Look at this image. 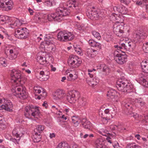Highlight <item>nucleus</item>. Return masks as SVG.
I'll list each match as a JSON object with an SVG mask.
<instances>
[{
    "label": "nucleus",
    "instance_id": "nucleus-64",
    "mask_svg": "<svg viewBox=\"0 0 148 148\" xmlns=\"http://www.w3.org/2000/svg\"><path fill=\"white\" fill-rule=\"evenodd\" d=\"M41 17H40V14L38 15L37 16H36V19L38 22H42V20L41 19Z\"/></svg>",
    "mask_w": 148,
    "mask_h": 148
},
{
    "label": "nucleus",
    "instance_id": "nucleus-47",
    "mask_svg": "<svg viewBox=\"0 0 148 148\" xmlns=\"http://www.w3.org/2000/svg\"><path fill=\"white\" fill-rule=\"evenodd\" d=\"M16 138H6L9 140L10 141H11L13 142H14L15 144H18V142L20 140V137H16Z\"/></svg>",
    "mask_w": 148,
    "mask_h": 148
},
{
    "label": "nucleus",
    "instance_id": "nucleus-10",
    "mask_svg": "<svg viewBox=\"0 0 148 148\" xmlns=\"http://www.w3.org/2000/svg\"><path fill=\"white\" fill-rule=\"evenodd\" d=\"M147 34L142 29L138 30L135 32L133 35L134 39L135 42H138L140 39H144L147 36Z\"/></svg>",
    "mask_w": 148,
    "mask_h": 148
},
{
    "label": "nucleus",
    "instance_id": "nucleus-39",
    "mask_svg": "<svg viewBox=\"0 0 148 148\" xmlns=\"http://www.w3.org/2000/svg\"><path fill=\"white\" fill-rule=\"evenodd\" d=\"M112 18L113 19H115L116 20V22L118 23H122L123 20H121L120 19V17L118 15V14L115 13L112 14Z\"/></svg>",
    "mask_w": 148,
    "mask_h": 148
},
{
    "label": "nucleus",
    "instance_id": "nucleus-1",
    "mask_svg": "<svg viewBox=\"0 0 148 148\" xmlns=\"http://www.w3.org/2000/svg\"><path fill=\"white\" fill-rule=\"evenodd\" d=\"M26 88L23 84L15 85L12 86V92L13 95L21 99H26L28 97L27 93L25 91Z\"/></svg>",
    "mask_w": 148,
    "mask_h": 148
},
{
    "label": "nucleus",
    "instance_id": "nucleus-15",
    "mask_svg": "<svg viewBox=\"0 0 148 148\" xmlns=\"http://www.w3.org/2000/svg\"><path fill=\"white\" fill-rule=\"evenodd\" d=\"M119 96V93L116 90L111 89L108 91L107 96L108 98L111 99L113 101H118V97Z\"/></svg>",
    "mask_w": 148,
    "mask_h": 148
},
{
    "label": "nucleus",
    "instance_id": "nucleus-35",
    "mask_svg": "<svg viewBox=\"0 0 148 148\" xmlns=\"http://www.w3.org/2000/svg\"><path fill=\"white\" fill-rule=\"evenodd\" d=\"M72 122L75 126H77L79 123L81 122V120L78 117L76 116H73L72 117Z\"/></svg>",
    "mask_w": 148,
    "mask_h": 148
},
{
    "label": "nucleus",
    "instance_id": "nucleus-33",
    "mask_svg": "<svg viewBox=\"0 0 148 148\" xmlns=\"http://www.w3.org/2000/svg\"><path fill=\"white\" fill-rule=\"evenodd\" d=\"M122 104L123 106L125 107L127 110H129V111L130 112L132 111V105L128 102L126 100L123 101Z\"/></svg>",
    "mask_w": 148,
    "mask_h": 148
},
{
    "label": "nucleus",
    "instance_id": "nucleus-58",
    "mask_svg": "<svg viewBox=\"0 0 148 148\" xmlns=\"http://www.w3.org/2000/svg\"><path fill=\"white\" fill-rule=\"evenodd\" d=\"M101 115V117L103 119V121H104L105 120L107 121V122L108 121V119L106 117V116H105L104 115H103V113L101 112V111H99V115Z\"/></svg>",
    "mask_w": 148,
    "mask_h": 148
},
{
    "label": "nucleus",
    "instance_id": "nucleus-8",
    "mask_svg": "<svg viewBox=\"0 0 148 148\" xmlns=\"http://www.w3.org/2000/svg\"><path fill=\"white\" fill-rule=\"evenodd\" d=\"M80 97L79 92L75 90L69 92L67 95V99L70 103H75Z\"/></svg>",
    "mask_w": 148,
    "mask_h": 148
},
{
    "label": "nucleus",
    "instance_id": "nucleus-28",
    "mask_svg": "<svg viewBox=\"0 0 148 148\" xmlns=\"http://www.w3.org/2000/svg\"><path fill=\"white\" fill-rule=\"evenodd\" d=\"M82 124L84 128L87 129H90L92 126V124L90 122L85 119H83Z\"/></svg>",
    "mask_w": 148,
    "mask_h": 148
},
{
    "label": "nucleus",
    "instance_id": "nucleus-18",
    "mask_svg": "<svg viewBox=\"0 0 148 148\" xmlns=\"http://www.w3.org/2000/svg\"><path fill=\"white\" fill-rule=\"evenodd\" d=\"M43 54L41 55L40 56L37 57V60H38L39 63L42 65H46L48 63L47 58L48 57V55L46 53H43Z\"/></svg>",
    "mask_w": 148,
    "mask_h": 148
},
{
    "label": "nucleus",
    "instance_id": "nucleus-27",
    "mask_svg": "<svg viewBox=\"0 0 148 148\" xmlns=\"http://www.w3.org/2000/svg\"><path fill=\"white\" fill-rule=\"evenodd\" d=\"M141 66L144 72L148 73V60L143 61L141 63Z\"/></svg>",
    "mask_w": 148,
    "mask_h": 148
},
{
    "label": "nucleus",
    "instance_id": "nucleus-53",
    "mask_svg": "<svg viewBox=\"0 0 148 148\" xmlns=\"http://www.w3.org/2000/svg\"><path fill=\"white\" fill-rule=\"evenodd\" d=\"M135 101L137 103V104L138 105H139L140 106L142 107L145 104V102L142 101L140 100L136 99Z\"/></svg>",
    "mask_w": 148,
    "mask_h": 148
},
{
    "label": "nucleus",
    "instance_id": "nucleus-26",
    "mask_svg": "<svg viewBox=\"0 0 148 148\" xmlns=\"http://www.w3.org/2000/svg\"><path fill=\"white\" fill-rule=\"evenodd\" d=\"M65 30L60 32L57 35V38L60 41H66Z\"/></svg>",
    "mask_w": 148,
    "mask_h": 148
},
{
    "label": "nucleus",
    "instance_id": "nucleus-45",
    "mask_svg": "<svg viewBox=\"0 0 148 148\" xmlns=\"http://www.w3.org/2000/svg\"><path fill=\"white\" fill-rule=\"evenodd\" d=\"M99 133L104 136H106V135L109 133V132L104 129H100L99 131Z\"/></svg>",
    "mask_w": 148,
    "mask_h": 148
},
{
    "label": "nucleus",
    "instance_id": "nucleus-60",
    "mask_svg": "<svg viewBox=\"0 0 148 148\" xmlns=\"http://www.w3.org/2000/svg\"><path fill=\"white\" fill-rule=\"evenodd\" d=\"M110 113L111 114L112 117L114 116L115 115L116 113V111L114 109L112 108L110 110Z\"/></svg>",
    "mask_w": 148,
    "mask_h": 148
},
{
    "label": "nucleus",
    "instance_id": "nucleus-21",
    "mask_svg": "<svg viewBox=\"0 0 148 148\" xmlns=\"http://www.w3.org/2000/svg\"><path fill=\"white\" fill-rule=\"evenodd\" d=\"M138 82L143 86L145 87H148V82L144 78V75L142 74H140L137 78Z\"/></svg>",
    "mask_w": 148,
    "mask_h": 148
},
{
    "label": "nucleus",
    "instance_id": "nucleus-29",
    "mask_svg": "<svg viewBox=\"0 0 148 148\" xmlns=\"http://www.w3.org/2000/svg\"><path fill=\"white\" fill-rule=\"evenodd\" d=\"M22 129H20L19 128H15L12 131V134L13 135L16 137H20L21 133L22 132Z\"/></svg>",
    "mask_w": 148,
    "mask_h": 148
},
{
    "label": "nucleus",
    "instance_id": "nucleus-51",
    "mask_svg": "<svg viewBox=\"0 0 148 148\" xmlns=\"http://www.w3.org/2000/svg\"><path fill=\"white\" fill-rule=\"evenodd\" d=\"M49 78V76L48 74L46 75L45 74L42 76L40 77L39 78L40 80L41 81H46Z\"/></svg>",
    "mask_w": 148,
    "mask_h": 148
},
{
    "label": "nucleus",
    "instance_id": "nucleus-54",
    "mask_svg": "<svg viewBox=\"0 0 148 148\" xmlns=\"http://www.w3.org/2000/svg\"><path fill=\"white\" fill-rule=\"evenodd\" d=\"M6 127L5 122H3L2 117L0 116V128L3 129Z\"/></svg>",
    "mask_w": 148,
    "mask_h": 148
},
{
    "label": "nucleus",
    "instance_id": "nucleus-52",
    "mask_svg": "<svg viewBox=\"0 0 148 148\" xmlns=\"http://www.w3.org/2000/svg\"><path fill=\"white\" fill-rule=\"evenodd\" d=\"M55 16L54 14H49L47 16V19L50 21H51L53 20H55Z\"/></svg>",
    "mask_w": 148,
    "mask_h": 148
},
{
    "label": "nucleus",
    "instance_id": "nucleus-38",
    "mask_svg": "<svg viewBox=\"0 0 148 148\" xmlns=\"http://www.w3.org/2000/svg\"><path fill=\"white\" fill-rule=\"evenodd\" d=\"M77 78V75L75 74V72L69 74L68 78L69 80L74 81Z\"/></svg>",
    "mask_w": 148,
    "mask_h": 148
},
{
    "label": "nucleus",
    "instance_id": "nucleus-17",
    "mask_svg": "<svg viewBox=\"0 0 148 148\" xmlns=\"http://www.w3.org/2000/svg\"><path fill=\"white\" fill-rule=\"evenodd\" d=\"M5 102V105H2L0 106V110L4 109L9 112L12 111L13 105L12 103L10 101H6Z\"/></svg>",
    "mask_w": 148,
    "mask_h": 148
},
{
    "label": "nucleus",
    "instance_id": "nucleus-30",
    "mask_svg": "<svg viewBox=\"0 0 148 148\" xmlns=\"http://www.w3.org/2000/svg\"><path fill=\"white\" fill-rule=\"evenodd\" d=\"M41 138L40 134L37 132H34V134L32 137L33 141L34 143L39 142L41 140Z\"/></svg>",
    "mask_w": 148,
    "mask_h": 148
},
{
    "label": "nucleus",
    "instance_id": "nucleus-4",
    "mask_svg": "<svg viewBox=\"0 0 148 148\" xmlns=\"http://www.w3.org/2000/svg\"><path fill=\"white\" fill-rule=\"evenodd\" d=\"M40 113L38 107L32 106H28L25 108V115L28 119H31L32 117H37Z\"/></svg>",
    "mask_w": 148,
    "mask_h": 148
},
{
    "label": "nucleus",
    "instance_id": "nucleus-36",
    "mask_svg": "<svg viewBox=\"0 0 148 148\" xmlns=\"http://www.w3.org/2000/svg\"><path fill=\"white\" fill-rule=\"evenodd\" d=\"M73 47L75 51L77 54L80 55L82 54V50L79 46L75 44L73 45Z\"/></svg>",
    "mask_w": 148,
    "mask_h": 148
},
{
    "label": "nucleus",
    "instance_id": "nucleus-56",
    "mask_svg": "<svg viewBox=\"0 0 148 148\" xmlns=\"http://www.w3.org/2000/svg\"><path fill=\"white\" fill-rule=\"evenodd\" d=\"M0 8H5V0H0Z\"/></svg>",
    "mask_w": 148,
    "mask_h": 148
},
{
    "label": "nucleus",
    "instance_id": "nucleus-3",
    "mask_svg": "<svg viewBox=\"0 0 148 148\" xmlns=\"http://www.w3.org/2000/svg\"><path fill=\"white\" fill-rule=\"evenodd\" d=\"M11 76L12 82L14 83L12 86L14 85L18 86L19 84H23L25 82L22 80L21 72L18 70H12L11 73Z\"/></svg>",
    "mask_w": 148,
    "mask_h": 148
},
{
    "label": "nucleus",
    "instance_id": "nucleus-59",
    "mask_svg": "<svg viewBox=\"0 0 148 148\" xmlns=\"http://www.w3.org/2000/svg\"><path fill=\"white\" fill-rule=\"evenodd\" d=\"M40 17H41V19L42 22H44L45 20L47 19V15L45 14H40Z\"/></svg>",
    "mask_w": 148,
    "mask_h": 148
},
{
    "label": "nucleus",
    "instance_id": "nucleus-62",
    "mask_svg": "<svg viewBox=\"0 0 148 148\" xmlns=\"http://www.w3.org/2000/svg\"><path fill=\"white\" fill-rule=\"evenodd\" d=\"M125 9V7L124 6H123L122 5H120L119 6H115L113 8V9Z\"/></svg>",
    "mask_w": 148,
    "mask_h": 148
},
{
    "label": "nucleus",
    "instance_id": "nucleus-14",
    "mask_svg": "<svg viewBox=\"0 0 148 148\" xmlns=\"http://www.w3.org/2000/svg\"><path fill=\"white\" fill-rule=\"evenodd\" d=\"M34 92L36 95L38 94L41 93L39 96H38L37 97V99H38L45 98L47 95V94L45 90L41 87L37 86H35L34 87Z\"/></svg>",
    "mask_w": 148,
    "mask_h": 148
},
{
    "label": "nucleus",
    "instance_id": "nucleus-50",
    "mask_svg": "<svg viewBox=\"0 0 148 148\" xmlns=\"http://www.w3.org/2000/svg\"><path fill=\"white\" fill-rule=\"evenodd\" d=\"M102 67L103 71L105 73V74H108L110 71L109 69L106 65H104V66H103Z\"/></svg>",
    "mask_w": 148,
    "mask_h": 148
},
{
    "label": "nucleus",
    "instance_id": "nucleus-25",
    "mask_svg": "<svg viewBox=\"0 0 148 148\" xmlns=\"http://www.w3.org/2000/svg\"><path fill=\"white\" fill-rule=\"evenodd\" d=\"M11 17L3 15H0V23L1 24L11 22L10 20Z\"/></svg>",
    "mask_w": 148,
    "mask_h": 148
},
{
    "label": "nucleus",
    "instance_id": "nucleus-5",
    "mask_svg": "<svg viewBox=\"0 0 148 148\" xmlns=\"http://www.w3.org/2000/svg\"><path fill=\"white\" fill-rule=\"evenodd\" d=\"M113 29L114 32L118 36L123 38L125 37V32L124 30V26L123 25L115 24L113 25Z\"/></svg>",
    "mask_w": 148,
    "mask_h": 148
},
{
    "label": "nucleus",
    "instance_id": "nucleus-44",
    "mask_svg": "<svg viewBox=\"0 0 148 148\" xmlns=\"http://www.w3.org/2000/svg\"><path fill=\"white\" fill-rule=\"evenodd\" d=\"M56 148H68V144L65 142H61L58 145Z\"/></svg>",
    "mask_w": 148,
    "mask_h": 148
},
{
    "label": "nucleus",
    "instance_id": "nucleus-13",
    "mask_svg": "<svg viewBox=\"0 0 148 148\" xmlns=\"http://www.w3.org/2000/svg\"><path fill=\"white\" fill-rule=\"evenodd\" d=\"M117 51H115L114 59L118 63L122 64L125 63L126 61L127 57L125 55L121 54V53H118Z\"/></svg>",
    "mask_w": 148,
    "mask_h": 148
},
{
    "label": "nucleus",
    "instance_id": "nucleus-7",
    "mask_svg": "<svg viewBox=\"0 0 148 148\" xmlns=\"http://www.w3.org/2000/svg\"><path fill=\"white\" fill-rule=\"evenodd\" d=\"M81 62L80 59L77 56L74 55L70 56L68 61L69 66L73 68L78 67Z\"/></svg>",
    "mask_w": 148,
    "mask_h": 148
},
{
    "label": "nucleus",
    "instance_id": "nucleus-48",
    "mask_svg": "<svg viewBox=\"0 0 148 148\" xmlns=\"http://www.w3.org/2000/svg\"><path fill=\"white\" fill-rule=\"evenodd\" d=\"M92 33L93 36L98 40H100L101 38V37L100 36L99 33L98 32L96 31H93L92 32Z\"/></svg>",
    "mask_w": 148,
    "mask_h": 148
},
{
    "label": "nucleus",
    "instance_id": "nucleus-49",
    "mask_svg": "<svg viewBox=\"0 0 148 148\" xmlns=\"http://www.w3.org/2000/svg\"><path fill=\"white\" fill-rule=\"evenodd\" d=\"M126 148H142L140 146L138 145H133L132 144L130 143L128 144Z\"/></svg>",
    "mask_w": 148,
    "mask_h": 148
},
{
    "label": "nucleus",
    "instance_id": "nucleus-2",
    "mask_svg": "<svg viewBox=\"0 0 148 148\" xmlns=\"http://www.w3.org/2000/svg\"><path fill=\"white\" fill-rule=\"evenodd\" d=\"M116 87L118 90L124 92L130 93L133 91V85L128 81L119 79L116 82Z\"/></svg>",
    "mask_w": 148,
    "mask_h": 148
},
{
    "label": "nucleus",
    "instance_id": "nucleus-34",
    "mask_svg": "<svg viewBox=\"0 0 148 148\" xmlns=\"http://www.w3.org/2000/svg\"><path fill=\"white\" fill-rule=\"evenodd\" d=\"M13 3L11 0H5V8L12 9L13 7Z\"/></svg>",
    "mask_w": 148,
    "mask_h": 148
},
{
    "label": "nucleus",
    "instance_id": "nucleus-43",
    "mask_svg": "<svg viewBox=\"0 0 148 148\" xmlns=\"http://www.w3.org/2000/svg\"><path fill=\"white\" fill-rule=\"evenodd\" d=\"M96 70L95 69H88V75L89 76V77H88L87 78H92L93 77L94 73L93 71H95Z\"/></svg>",
    "mask_w": 148,
    "mask_h": 148
},
{
    "label": "nucleus",
    "instance_id": "nucleus-57",
    "mask_svg": "<svg viewBox=\"0 0 148 148\" xmlns=\"http://www.w3.org/2000/svg\"><path fill=\"white\" fill-rule=\"evenodd\" d=\"M114 138V136L112 135H110L109 137H107L106 140L109 143H112V139Z\"/></svg>",
    "mask_w": 148,
    "mask_h": 148
},
{
    "label": "nucleus",
    "instance_id": "nucleus-42",
    "mask_svg": "<svg viewBox=\"0 0 148 148\" xmlns=\"http://www.w3.org/2000/svg\"><path fill=\"white\" fill-rule=\"evenodd\" d=\"M0 65L4 67L7 66V61L3 57L0 58Z\"/></svg>",
    "mask_w": 148,
    "mask_h": 148
},
{
    "label": "nucleus",
    "instance_id": "nucleus-11",
    "mask_svg": "<svg viewBox=\"0 0 148 148\" xmlns=\"http://www.w3.org/2000/svg\"><path fill=\"white\" fill-rule=\"evenodd\" d=\"M70 12L68 10H60V11L54 14L55 16V21L60 22L63 19V17L69 15Z\"/></svg>",
    "mask_w": 148,
    "mask_h": 148
},
{
    "label": "nucleus",
    "instance_id": "nucleus-23",
    "mask_svg": "<svg viewBox=\"0 0 148 148\" xmlns=\"http://www.w3.org/2000/svg\"><path fill=\"white\" fill-rule=\"evenodd\" d=\"M89 45L92 47H94L97 50H99L101 48V44L93 40H90L88 41Z\"/></svg>",
    "mask_w": 148,
    "mask_h": 148
},
{
    "label": "nucleus",
    "instance_id": "nucleus-12",
    "mask_svg": "<svg viewBox=\"0 0 148 148\" xmlns=\"http://www.w3.org/2000/svg\"><path fill=\"white\" fill-rule=\"evenodd\" d=\"M135 41L134 39L131 41L125 42V43H123V45L124 46L123 49L130 52L133 51L136 46V43L137 42Z\"/></svg>",
    "mask_w": 148,
    "mask_h": 148
},
{
    "label": "nucleus",
    "instance_id": "nucleus-46",
    "mask_svg": "<svg viewBox=\"0 0 148 148\" xmlns=\"http://www.w3.org/2000/svg\"><path fill=\"white\" fill-rule=\"evenodd\" d=\"M54 3V2L52 0H48L45 1L44 2V4L45 5L51 7L53 6V4Z\"/></svg>",
    "mask_w": 148,
    "mask_h": 148
},
{
    "label": "nucleus",
    "instance_id": "nucleus-32",
    "mask_svg": "<svg viewBox=\"0 0 148 148\" xmlns=\"http://www.w3.org/2000/svg\"><path fill=\"white\" fill-rule=\"evenodd\" d=\"M78 106L79 107H83L86 105L87 103V100L84 97H82L78 99Z\"/></svg>",
    "mask_w": 148,
    "mask_h": 148
},
{
    "label": "nucleus",
    "instance_id": "nucleus-31",
    "mask_svg": "<svg viewBox=\"0 0 148 148\" xmlns=\"http://www.w3.org/2000/svg\"><path fill=\"white\" fill-rule=\"evenodd\" d=\"M65 33L66 41H71L74 38V36L71 32L65 30Z\"/></svg>",
    "mask_w": 148,
    "mask_h": 148
},
{
    "label": "nucleus",
    "instance_id": "nucleus-22",
    "mask_svg": "<svg viewBox=\"0 0 148 148\" xmlns=\"http://www.w3.org/2000/svg\"><path fill=\"white\" fill-rule=\"evenodd\" d=\"M97 53V51L96 50L89 48L87 49L86 55L89 58H92L94 57Z\"/></svg>",
    "mask_w": 148,
    "mask_h": 148
},
{
    "label": "nucleus",
    "instance_id": "nucleus-24",
    "mask_svg": "<svg viewBox=\"0 0 148 148\" xmlns=\"http://www.w3.org/2000/svg\"><path fill=\"white\" fill-rule=\"evenodd\" d=\"M104 141L102 139H98L95 143L96 148H108L104 144Z\"/></svg>",
    "mask_w": 148,
    "mask_h": 148
},
{
    "label": "nucleus",
    "instance_id": "nucleus-6",
    "mask_svg": "<svg viewBox=\"0 0 148 148\" xmlns=\"http://www.w3.org/2000/svg\"><path fill=\"white\" fill-rule=\"evenodd\" d=\"M15 36L19 39L26 38L29 34V31L26 27L20 28L15 31Z\"/></svg>",
    "mask_w": 148,
    "mask_h": 148
},
{
    "label": "nucleus",
    "instance_id": "nucleus-20",
    "mask_svg": "<svg viewBox=\"0 0 148 148\" xmlns=\"http://www.w3.org/2000/svg\"><path fill=\"white\" fill-rule=\"evenodd\" d=\"M10 20H12L14 21V22L13 21L9 25V27L12 28H15L16 27H19L22 24V21H20L19 19L16 18H11Z\"/></svg>",
    "mask_w": 148,
    "mask_h": 148
},
{
    "label": "nucleus",
    "instance_id": "nucleus-61",
    "mask_svg": "<svg viewBox=\"0 0 148 148\" xmlns=\"http://www.w3.org/2000/svg\"><path fill=\"white\" fill-rule=\"evenodd\" d=\"M121 3L128 5L130 2V0H120Z\"/></svg>",
    "mask_w": 148,
    "mask_h": 148
},
{
    "label": "nucleus",
    "instance_id": "nucleus-63",
    "mask_svg": "<svg viewBox=\"0 0 148 148\" xmlns=\"http://www.w3.org/2000/svg\"><path fill=\"white\" fill-rule=\"evenodd\" d=\"M75 71L74 70H71L70 69H68L65 72V74L66 75H68V74L71 73H73V72H75Z\"/></svg>",
    "mask_w": 148,
    "mask_h": 148
},
{
    "label": "nucleus",
    "instance_id": "nucleus-41",
    "mask_svg": "<svg viewBox=\"0 0 148 148\" xmlns=\"http://www.w3.org/2000/svg\"><path fill=\"white\" fill-rule=\"evenodd\" d=\"M123 43L121 44V46H119L117 45H115L114 47L115 48H117V49L115 51H117V53H121V52H123V53H125L122 50V49H123Z\"/></svg>",
    "mask_w": 148,
    "mask_h": 148
},
{
    "label": "nucleus",
    "instance_id": "nucleus-16",
    "mask_svg": "<svg viewBox=\"0 0 148 148\" xmlns=\"http://www.w3.org/2000/svg\"><path fill=\"white\" fill-rule=\"evenodd\" d=\"M64 91L61 90H57L53 94V98L56 100L62 99L65 96Z\"/></svg>",
    "mask_w": 148,
    "mask_h": 148
},
{
    "label": "nucleus",
    "instance_id": "nucleus-9",
    "mask_svg": "<svg viewBox=\"0 0 148 148\" xmlns=\"http://www.w3.org/2000/svg\"><path fill=\"white\" fill-rule=\"evenodd\" d=\"M9 51L8 54H6L7 57L10 60L15 59L17 57L19 53L18 49L16 47H14L10 48L7 50Z\"/></svg>",
    "mask_w": 148,
    "mask_h": 148
},
{
    "label": "nucleus",
    "instance_id": "nucleus-55",
    "mask_svg": "<svg viewBox=\"0 0 148 148\" xmlns=\"http://www.w3.org/2000/svg\"><path fill=\"white\" fill-rule=\"evenodd\" d=\"M143 49L145 52L148 53V42L143 45Z\"/></svg>",
    "mask_w": 148,
    "mask_h": 148
},
{
    "label": "nucleus",
    "instance_id": "nucleus-40",
    "mask_svg": "<svg viewBox=\"0 0 148 148\" xmlns=\"http://www.w3.org/2000/svg\"><path fill=\"white\" fill-rule=\"evenodd\" d=\"M148 1V0H138L136 1V4L142 7H143Z\"/></svg>",
    "mask_w": 148,
    "mask_h": 148
},
{
    "label": "nucleus",
    "instance_id": "nucleus-37",
    "mask_svg": "<svg viewBox=\"0 0 148 148\" xmlns=\"http://www.w3.org/2000/svg\"><path fill=\"white\" fill-rule=\"evenodd\" d=\"M44 129V127L43 126L38 125L36 126V128L34 130V132H37L40 134Z\"/></svg>",
    "mask_w": 148,
    "mask_h": 148
},
{
    "label": "nucleus",
    "instance_id": "nucleus-19",
    "mask_svg": "<svg viewBox=\"0 0 148 148\" xmlns=\"http://www.w3.org/2000/svg\"><path fill=\"white\" fill-rule=\"evenodd\" d=\"M86 82L92 87L97 85L99 82V79L97 78L94 77L93 78H87Z\"/></svg>",
    "mask_w": 148,
    "mask_h": 148
}]
</instances>
